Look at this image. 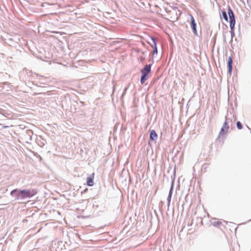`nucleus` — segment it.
<instances>
[{
  "label": "nucleus",
  "mask_w": 251,
  "mask_h": 251,
  "mask_svg": "<svg viewBox=\"0 0 251 251\" xmlns=\"http://www.w3.org/2000/svg\"><path fill=\"white\" fill-rule=\"evenodd\" d=\"M151 40L152 43V44L150 43V44L153 48V51H152L153 54L155 53L157 54V46H156V40L154 38H153L152 37H151Z\"/></svg>",
  "instance_id": "obj_4"
},
{
  "label": "nucleus",
  "mask_w": 251,
  "mask_h": 251,
  "mask_svg": "<svg viewBox=\"0 0 251 251\" xmlns=\"http://www.w3.org/2000/svg\"><path fill=\"white\" fill-rule=\"evenodd\" d=\"M222 16L226 21H228V17L226 11H224L222 12Z\"/></svg>",
  "instance_id": "obj_12"
},
{
  "label": "nucleus",
  "mask_w": 251,
  "mask_h": 251,
  "mask_svg": "<svg viewBox=\"0 0 251 251\" xmlns=\"http://www.w3.org/2000/svg\"><path fill=\"white\" fill-rule=\"evenodd\" d=\"M150 138V139L152 140H156L157 139V135L155 130H152L151 131Z\"/></svg>",
  "instance_id": "obj_9"
},
{
  "label": "nucleus",
  "mask_w": 251,
  "mask_h": 251,
  "mask_svg": "<svg viewBox=\"0 0 251 251\" xmlns=\"http://www.w3.org/2000/svg\"><path fill=\"white\" fill-rule=\"evenodd\" d=\"M173 182H172V185H171V188H170V191H169V195H168V198H167L168 205V206L170 204L171 200V198H172V193H173Z\"/></svg>",
  "instance_id": "obj_7"
},
{
  "label": "nucleus",
  "mask_w": 251,
  "mask_h": 251,
  "mask_svg": "<svg viewBox=\"0 0 251 251\" xmlns=\"http://www.w3.org/2000/svg\"><path fill=\"white\" fill-rule=\"evenodd\" d=\"M191 25L193 31L195 35H198L197 29H196V23L195 22V19L194 17L191 16Z\"/></svg>",
  "instance_id": "obj_5"
},
{
  "label": "nucleus",
  "mask_w": 251,
  "mask_h": 251,
  "mask_svg": "<svg viewBox=\"0 0 251 251\" xmlns=\"http://www.w3.org/2000/svg\"><path fill=\"white\" fill-rule=\"evenodd\" d=\"M228 14L229 18L230 27L231 30H233L235 24V20L233 12L229 7L228 9Z\"/></svg>",
  "instance_id": "obj_2"
},
{
  "label": "nucleus",
  "mask_w": 251,
  "mask_h": 251,
  "mask_svg": "<svg viewBox=\"0 0 251 251\" xmlns=\"http://www.w3.org/2000/svg\"><path fill=\"white\" fill-rule=\"evenodd\" d=\"M225 128L224 127H222L221 129V131H220V134H222L223 133H224L225 132Z\"/></svg>",
  "instance_id": "obj_16"
},
{
  "label": "nucleus",
  "mask_w": 251,
  "mask_h": 251,
  "mask_svg": "<svg viewBox=\"0 0 251 251\" xmlns=\"http://www.w3.org/2000/svg\"><path fill=\"white\" fill-rule=\"evenodd\" d=\"M32 135H33V132L32 130H28L26 132V133L23 135V137L26 143H29L30 141H32Z\"/></svg>",
  "instance_id": "obj_3"
},
{
  "label": "nucleus",
  "mask_w": 251,
  "mask_h": 251,
  "mask_svg": "<svg viewBox=\"0 0 251 251\" xmlns=\"http://www.w3.org/2000/svg\"><path fill=\"white\" fill-rule=\"evenodd\" d=\"M126 88H125V92H124V93L126 91Z\"/></svg>",
  "instance_id": "obj_18"
},
{
  "label": "nucleus",
  "mask_w": 251,
  "mask_h": 251,
  "mask_svg": "<svg viewBox=\"0 0 251 251\" xmlns=\"http://www.w3.org/2000/svg\"><path fill=\"white\" fill-rule=\"evenodd\" d=\"M147 79V75H146V74H142L140 79V82L141 84H143Z\"/></svg>",
  "instance_id": "obj_11"
},
{
  "label": "nucleus",
  "mask_w": 251,
  "mask_h": 251,
  "mask_svg": "<svg viewBox=\"0 0 251 251\" xmlns=\"http://www.w3.org/2000/svg\"><path fill=\"white\" fill-rule=\"evenodd\" d=\"M237 127L239 129L242 128V125L240 122L238 121L237 122Z\"/></svg>",
  "instance_id": "obj_13"
},
{
  "label": "nucleus",
  "mask_w": 251,
  "mask_h": 251,
  "mask_svg": "<svg viewBox=\"0 0 251 251\" xmlns=\"http://www.w3.org/2000/svg\"><path fill=\"white\" fill-rule=\"evenodd\" d=\"M151 64L146 65L143 69H142L141 72L142 74H146L147 75L151 72Z\"/></svg>",
  "instance_id": "obj_6"
},
{
  "label": "nucleus",
  "mask_w": 251,
  "mask_h": 251,
  "mask_svg": "<svg viewBox=\"0 0 251 251\" xmlns=\"http://www.w3.org/2000/svg\"><path fill=\"white\" fill-rule=\"evenodd\" d=\"M223 127L226 128V130H227L229 128V126H227V123L226 121L225 122Z\"/></svg>",
  "instance_id": "obj_14"
},
{
  "label": "nucleus",
  "mask_w": 251,
  "mask_h": 251,
  "mask_svg": "<svg viewBox=\"0 0 251 251\" xmlns=\"http://www.w3.org/2000/svg\"><path fill=\"white\" fill-rule=\"evenodd\" d=\"M232 59L231 57H229L228 58V72L230 74L232 72Z\"/></svg>",
  "instance_id": "obj_8"
},
{
  "label": "nucleus",
  "mask_w": 251,
  "mask_h": 251,
  "mask_svg": "<svg viewBox=\"0 0 251 251\" xmlns=\"http://www.w3.org/2000/svg\"><path fill=\"white\" fill-rule=\"evenodd\" d=\"M87 184L89 186H92L94 185L93 177H92L91 176L87 177Z\"/></svg>",
  "instance_id": "obj_10"
},
{
  "label": "nucleus",
  "mask_w": 251,
  "mask_h": 251,
  "mask_svg": "<svg viewBox=\"0 0 251 251\" xmlns=\"http://www.w3.org/2000/svg\"><path fill=\"white\" fill-rule=\"evenodd\" d=\"M221 224V222H219V221H218V222H215L213 223V225H214V226H219V225H220Z\"/></svg>",
  "instance_id": "obj_15"
},
{
  "label": "nucleus",
  "mask_w": 251,
  "mask_h": 251,
  "mask_svg": "<svg viewBox=\"0 0 251 251\" xmlns=\"http://www.w3.org/2000/svg\"><path fill=\"white\" fill-rule=\"evenodd\" d=\"M231 35L232 37L234 35V28L233 29V30L231 29Z\"/></svg>",
  "instance_id": "obj_17"
},
{
  "label": "nucleus",
  "mask_w": 251,
  "mask_h": 251,
  "mask_svg": "<svg viewBox=\"0 0 251 251\" xmlns=\"http://www.w3.org/2000/svg\"><path fill=\"white\" fill-rule=\"evenodd\" d=\"M37 192L33 189H24L19 190L18 189L13 190L10 195L15 197V200H23L26 198H30L34 196Z\"/></svg>",
  "instance_id": "obj_1"
}]
</instances>
